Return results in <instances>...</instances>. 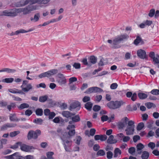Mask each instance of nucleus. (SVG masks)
<instances>
[{
  "mask_svg": "<svg viewBox=\"0 0 159 159\" xmlns=\"http://www.w3.org/2000/svg\"><path fill=\"white\" fill-rule=\"evenodd\" d=\"M138 56L141 59H147V57L146 55V53L145 51L140 49L137 51Z\"/></svg>",
  "mask_w": 159,
  "mask_h": 159,
  "instance_id": "obj_13",
  "label": "nucleus"
},
{
  "mask_svg": "<svg viewBox=\"0 0 159 159\" xmlns=\"http://www.w3.org/2000/svg\"><path fill=\"white\" fill-rule=\"evenodd\" d=\"M40 17V14L39 13H37L34 15V18H30V20L31 21L34 20V21H37Z\"/></svg>",
  "mask_w": 159,
  "mask_h": 159,
  "instance_id": "obj_22",
  "label": "nucleus"
},
{
  "mask_svg": "<svg viewBox=\"0 0 159 159\" xmlns=\"http://www.w3.org/2000/svg\"><path fill=\"white\" fill-rule=\"evenodd\" d=\"M58 70L57 69L50 70L46 72L43 73L39 75V77L41 78L43 77H49L52 75L57 74Z\"/></svg>",
  "mask_w": 159,
  "mask_h": 159,
  "instance_id": "obj_5",
  "label": "nucleus"
},
{
  "mask_svg": "<svg viewBox=\"0 0 159 159\" xmlns=\"http://www.w3.org/2000/svg\"><path fill=\"white\" fill-rule=\"evenodd\" d=\"M50 0H40V1H37L38 4L39 5L42 4H46L50 1Z\"/></svg>",
  "mask_w": 159,
  "mask_h": 159,
  "instance_id": "obj_36",
  "label": "nucleus"
},
{
  "mask_svg": "<svg viewBox=\"0 0 159 159\" xmlns=\"http://www.w3.org/2000/svg\"><path fill=\"white\" fill-rule=\"evenodd\" d=\"M2 13V14L0 16H15L17 15L16 8L5 10L3 11Z\"/></svg>",
  "mask_w": 159,
  "mask_h": 159,
  "instance_id": "obj_7",
  "label": "nucleus"
},
{
  "mask_svg": "<svg viewBox=\"0 0 159 159\" xmlns=\"http://www.w3.org/2000/svg\"><path fill=\"white\" fill-rule=\"evenodd\" d=\"M118 85L116 83H112L111 85L110 88L112 89H115L117 88Z\"/></svg>",
  "mask_w": 159,
  "mask_h": 159,
  "instance_id": "obj_48",
  "label": "nucleus"
},
{
  "mask_svg": "<svg viewBox=\"0 0 159 159\" xmlns=\"http://www.w3.org/2000/svg\"><path fill=\"white\" fill-rule=\"evenodd\" d=\"M124 103L122 101H111L108 103L107 105L110 109H115L119 108Z\"/></svg>",
  "mask_w": 159,
  "mask_h": 159,
  "instance_id": "obj_4",
  "label": "nucleus"
},
{
  "mask_svg": "<svg viewBox=\"0 0 159 159\" xmlns=\"http://www.w3.org/2000/svg\"><path fill=\"white\" fill-rule=\"evenodd\" d=\"M154 64H159V55L158 54H156V57L152 59ZM159 67V65H158Z\"/></svg>",
  "mask_w": 159,
  "mask_h": 159,
  "instance_id": "obj_29",
  "label": "nucleus"
},
{
  "mask_svg": "<svg viewBox=\"0 0 159 159\" xmlns=\"http://www.w3.org/2000/svg\"><path fill=\"white\" fill-rule=\"evenodd\" d=\"M102 92V89L101 88L97 87H93L88 89L84 92V93L87 94H90L93 93H101Z\"/></svg>",
  "mask_w": 159,
  "mask_h": 159,
  "instance_id": "obj_10",
  "label": "nucleus"
},
{
  "mask_svg": "<svg viewBox=\"0 0 159 159\" xmlns=\"http://www.w3.org/2000/svg\"><path fill=\"white\" fill-rule=\"evenodd\" d=\"M107 157L108 159H111L112 157L113 153L111 151H108L107 153Z\"/></svg>",
  "mask_w": 159,
  "mask_h": 159,
  "instance_id": "obj_50",
  "label": "nucleus"
},
{
  "mask_svg": "<svg viewBox=\"0 0 159 159\" xmlns=\"http://www.w3.org/2000/svg\"><path fill=\"white\" fill-rule=\"evenodd\" d=\"M16 154L17 152H16L11 155L6 156L4 158L7 159H15L16 155Z\"/></svg>",
  "mask_w": 159,
  "mask_h": 159,
  "instance_id": "obj_38",
  "label": "nucleus"
},
{
  "mask_svg": "<svg viewBox=\"0 0 159 159\" xmlns=\"http://www.w3.org/2000/svg\"><path fill=\"white\" fill-rule=\"evenodd\" d=\"M151 93L153 95H158L159 94V90L154 89L151 91Z\"/></svg>",
  "mask_w": 159,
  "mask_h": 159,
  "instance_id": "obj_43",
  "label": "nucleus"
},
{
  "mask_svg": "<svg viewBox=\"0 0 159 159\" xmlns=\"http://www.w3.org/2000/svg\"><path fill=\"white\" fill-rule=\"evenodd\" d=\"M16 106L15 104L12 103L10 105H8L7 106V108L9 111H10L12 108H14Z\"/></svg>",
  "mask_w": 159,
  "mask_h": 159,
  "instance_id": "obj_45",
  "label": "nucleus"
},
{
  "mask_svg": "<svg viewBox=\"0 0 159 159\" xmlns=\"http://www.w3.org/2000/svg\"><path fill=\"white\" fill-rule=\"evenodd\" d=\"M152 153L155 156H159V151L157 150H154L153 151Z\"/></svg>",
  "mask_w": 159,
  "mask_h": 159,
  "instance_id": "obj_64",
  "label": "nucleus"
},
{
  "mask_svg": "<svg viewBox=\"0 0 159 159\" xmlns=\"http://www.w3.org/2000/svg\"><path fill=\"white\" fill-rule=\"evenodd\" d=\"M19 145H20V142L17 143H16L13 146L11 147L10 148H11L13 149H15L18 148Z\"/></svg>",
  "mask_w": 159,
  "mask_h": 159,
  "instance_id": "obj_54",
  "label": "nucleus"
},
{
  "mask_svg": "<svg viewBox=\"0 0 159 159\" xmlns=\"http://www.w3.org/2000/svg\"><path fill=\"white\" fill-rule=\"evenodd\" d=\"M93 104L90 102H88L85 105V107L89 110H90L92 107Z\"/></svg>",
  "mask_w": 159,
  "mask_h": 159,
  "instance_id": "obj_28",
  "label": "nucleus"
},
{
  "mask_svg": "<svg viewBox=\"0 0 159 159\" xmlns=\"http://www.w3.org/2000/svg\"><path fill=\"white\" fill-rule=\"evenodd\" d=\"M39 8L38 5H31V4L25 7L19 8H16L17 14L22 12L24 15L30 14L32 11H35Z\"/></svg>",
  "mask_w": 159,
  "mask_h": 159,
  "instance_id": "obj_2",
  "label": "nucleus"
},
{
  "mask_svg": "<svg viewBox=\"0 0 159 159\" xmlns=\"http://www.w3.org/2000/svg\"><path fill=\"white\" fill-rule=\"evenodd\" d=\"M16 126V124H7L3 126L2 129H6L7 127H14Z\"/></svg>",
  "mask_w": 159,
  "mask_h": 159,
  "instance_id": "obj_34",
  "label": "nucleus"
},
{
  "mask_svg": "<svg viewBox=\"0 0 159 159\" xmlns=\"http://www.w3.org/2000/svg\"><path fill=\"white\" fill-rule=\"evenodd\" d=\"M90 100V98L89 97L86 96L84 97L83 99V101L84 102H89Z\"/></svg>",
  "mask_w": 159,
  "mask_h": 159,
  "instance_id": "obj_52",
  "label": "nucleus"
},
{
  "mask_svg": "<svg viewBox=\"0 0 159 159\" xmlns=\"http://www.w3.org/2000/svg\"><path fill=\"white\" fill-rule=\"evenodd\" d=\"M41 133V131L39 130H37L35 131L30 130L28 133V139H30L32 138L36 139L37 138L38 136Z\"/></svg>",
  "mask_w": 159,
  "mask_h": 159,
  "instance_id": "obj_8",
  "label": "nucleus"
},
{
  "mask_svg": "<svg viewBox=\"0 0 159 159\" xmlns=\"http://www.w3.org/2000/svg\"><path fill=\"white\" fill-rule=\"evenodd\" d=\"M144 148L143 145L141 143H139L136 146L137 151L138 154H140L142 153L141 150Z\"/></svg>",
  "mask_w": 159,
  "mask_h": 159,
  "instance_id": "obj_17",
  "label": "nucleus"
},
{
  "mask_svg": "<svg viewBox=\"0 0 159 159\" xmlns=\"http://www.w3.org/2000/svg\"><path fill=\"white\" fill-rule=\"evenodd\" d=\"M73 66L75 69H80V64L79 63H75L73 64Z\"/></svg>",
  "mask_w": 159,
  "mask_h": 159,
  "instance_id": "obj_55",
  "label": "nucleus"
},
{
  "mask_svg": "<svg viewBox=\"0 0 159 159\" xmlns=\"http://www.w3.org/2000/svg\"><path fill=\"white\" fill-rule=\"evenodd\" d=\"M72 120L74 122H76L80 121V119L79 116L76 115L73 117H72Z\"/></svg>",
  "mask_w": 159,
  "mask_h": 159,
  "instance_id": "obj_37",
  "label": "nucleus"
},
{
  "mask_svg": "<svg viewBox=\"0 0 159 159\" xmlns=\"http://www.w3.org/2000/svg\"><path fill=\"white\" fill-rule=\"evenodd\" d=\"M129 37V35L127 34H123L118 36L114 38L113 40V45L115 48L120 47L118 44L121 41L124 39H127Z\"/></svg>",
  "mask_w": 159,
  "mask_h": 159,
  "instance_id": "obj_3",
  "label": "nucleus"
},
{
  "mask_svg": "<svg viewBox=\"0 0 159 159\" xmlns=\"http://www.w3.org/2000/svg\"><path fill=\"white\" fill-rule=\"evenodd\" d=\"M36 114L38 116H41L43 114V111L40 108L37 109L35 111Z\"/></svg>",
  "mask_w": 159,
  "mask_h": 159,
  "instance_id": "obj_31",
  "label": "nucleus"
},
{
  "mask_svg": "<svg viewBox=\"0 0 159 159\" xmlns=\"http://www.w3.org/2000/svg\"><path fill=\"white\" fill-rule=\"evenodd\" d=\"M75 127L74 125H69L67 127V129L69 130L68 134L70 136H72L75 135V131L74 129Z\"/></svg>",
  "mask_w": 159,
  "mask_h": 159,
  "instance_id": "obj_12",
  "label": "nucleus"
},
{
  "mask_svg": "<svg viewBox=\"0 0 159 159\" xmlns=\"http://www.w3.org/2000/svg\"><path fill=\"white\" fill-rule=\"evenodd\" d=\"M28 81L24 80L21 86L22 90L25 92H28L30 90L32 89V87L30 84H28Z\"/></svg>",
  "mask_w": 159,
  "mask_h": 159,
  "instance_id": "obj_9",
  "label": "nucleus"
},
{
  "mask_svg": "<svg viewBox=\"0 0 159 159\" xmlns=\"http://www.w3.org/2000/svg\"><path fill=\"white\" fill-rule=\"evenodd\" d=\"M101 120L102 121H104L107 120H108V117L107 116L103 115L102 116L101 118Z\"/></svg>",
  "mask_w": 159,
  "mask_h": 159,
  "instance_id": "obj_62",
  "label": "nucleus"
},
{
  "mask_svg": "<svg viewBox=\"0 0 159 159\" xmlns=\"http://www.w3.org/2000/svg\"><path fill=\"white\" fill-rule=\"evenodd\" d=\"M32 113V111L30 110H27L25 112V114L28 116H30Z\"/></svg>",
  "mask_w": 159,
  "mask_h": 159,
  "instance_id": "obj_58",
  "label": "nucleus"
},
{
  "mask_svg": "<svg viewBox=\"0 0 159 159\" xmlns=\"http://www.w3.org/2000/svg\"><path fill=\"white\" fill-rule=\"evenodd\" d=\"M135 150L136 149L135 148L132 147L129 149L128 152L130 154H132V155H133L134 154L135 152Z\"/></svg>",
  "mask_w": 159,
  "mask_h": 159,
  "instance_id": "obj_40",
  "label": "nucleus"
},
{
  "mask_svg": "<svg viewBox=\"0 0 159 159\" xmlns=\"http://www.w3.org/2000/svg\"><path fill=\"white\" fill-rule=\"evenodd\" d=\"M100 107L97 105H95L93 107V110L95 111H98L100 110Z\"/></svg>",
  "mask_w": 159,
  "mask_h": 159,
  "instance_id": "obj_49",
  "label": "nucleus"
},
{
  "mask_svg": "<svg viewBox=\"0 0 159 159\" xmlns=\"http://www.w3.org/2000/svg\"><path fill=\"white\" fill-rule=\"evenodd\" d=\"M146 106L147 107L148 109L151 108L152 107H156L155 105L154 104L150 102L147 103L146 104Z\"/></svg>",
  "mask_w": 159,
  "mask_h": 159,
  "instance_id": "obj_42",
  "label": "nucleus"
},
{
  "mask_svg": "<svg viewBox=\"0 0 159 159\" xmlns=\"http://www.w3.org/2000/svg\"><path fill=\"white\" fill-rule=\"evenodd\" d=\"M77 80V78L75 77H72L70 78L69 79V82L70 84H71L74 82H75Z\"/></svg>",
  "mask_w": 159,
  "mask_h": 159,
  "instance_id": "obj_53",
  "label": "nucleus"
},
{
  "mask_svg": "<svg viewBox=\"0 0 159 159\" xmlns=\"http://www.w3.org/2000/svg\"><path fill=\"white\" fill-rule=\"evenodd\" d=\"M8 91L12 93H20L21 94H24V93L21 90H19L17 89H15V90H14L12 89H9L8 90Z\"/></svg>",
  "mask_w": 159,
  "mask_h": 159,
  "instance_id": "obj_20",
  "label": "nucleus"
},
{
  "mask_svg": "<svg viewBox=\"0 0 159 159\" xmlns=\"http://www.w3.org/2000/svg\"><path fill=\"white\" fill-rule=\"evenodd\" d=\"M142 40V39L139 36H138L137 37L136 39L134 40V43L135 45H137Z\"/></svg>",
  "mask_w": 159,
  "mask_h": 159,
  "instance_id": "obj_32",
  "label": "nucleus"
},
{
  "mask_svg": "<svg viewBox=\"0 0 159 159\" xmlns=\"http://www.w3.org/2000/svg\"><path fill=\"white\" fill-rule=\"evenodd\" d=\"M80 104L78 101H75L73 102L70 106V108L69 110H71V109H75L78 107H80Z\"/></svg>",
  "mask_w": 159,
  "mask_h": 159,
  "instance_id": "obj_18",
  "label": "nucleus"
},
{
  "mask_svg": "<svg viewBox=\"0 0 159 159\" xmlns=\"http://www.w3.org/2000/svg\"><path fill=\"white\" fill-rule=\"evenodd\" d=\"M43 121V120L41 119L38 118L34 120V122L36 124H41Z\"/></svg>",
  "mask_w": 159,
  "mask_h": 159,
  "instance_id": "obj_51",
  "label": "nucleus"
},
{
  "mask_svg": "<svg viewBox=\"0 0 159 159\" xmlns=\"http://www.w3.org/2000/svg\"><path fill=\"white\" fill-rule=\"evenodd\" d=\"M53 154V152H47V156L48 158V159H54V158L52 157V156Z\"/></svg>",
  "mask_w": 159,
  "mask_h": 159,
  "instance_id": "obj_41",
  "label": "nucleus"
},
{
  "mask_svg": "<svg viewBox=\"0 0 159 159\" xmlns=\"http://www.w3.org/2000/svg\"><path fill=\"white\" fill-rule=\"evenodd\" d=\"M96 130L94 129H91L90 131V135L92 136H93L95 133Z\"/></svg>",
  "mask_w": 159,
  "mask_h": 159,
  "instance_id": "obj_60",
  "label": "nucleus"
},
{
  "mask_svg": "<svg viewBox=\"0 0 159 159\" xmlns=\"http://www.w3.org/2000/svg\"><path fill=\"white\" fill-rule=\"evenodd\" d=\"M48 98V96L47 95H44L40 97L39 98V101L41 102H45Z\"/></svg>",
  "mask_w": 159,
  "mask_h": 159,
  "instance_id": "obj_26",
  "label": "nucleus"
},
{
  "mask_svg": "<svg viewBox=\"0 0 159 159\" xmlns=\"http://www.w3.org/2000/svg\"><path fill=\"white\" fill-rule=\"evenodd\" d=\"M29 105L28 104L26 103H23L21 104L18 107V108L20 109H23L24 108H27L29 107Z\"/></svg>",
  "mask_w": 159,
  "mask_h": 159,
  "instance_id": "obj_27",
  "label": "nucleus"
},
{
  "mask_svg": "<svg viewBox=\"0 0 159 159\" xmlns=\"http://www.w3.org/2000/svg\"><path fill=\"white\" fill-rule=\"evenodd\" d=\"M30 2L29 0H21L16 3V5L17 7H23L28 5Z\"/></svg>",
  "mask_w": 159,
  "mask_h": 159,
  "instance_id": "obj_14",
  "label": "nucleus"
},
{
  "mask_svg": "<svg viewBox=\"0 0 159 159\" xmlns=\"http://www.w3.org/2000/svg\"><path fill=\"white\" fill-rule=\"evenodd\" d=\"M20 133L19 131H15L13 132H11L10 134V135L11 137H14L18 134Z\"/></svg>",
  "mask_w": 159,
  "mask_h": 159,
  "instance_id": "obj_47",
  "label": "nucleus"
},
{
  "mask_svg": "<svg viewBox=\"0 0 159 159\" xmlns=\"http://www.w3.org/2000/svg\"><path fill=\"white\" fill-rule=\"evenodd\" d=\"M66 133L65 134H63V136L61 137V139L63 142L64 147L66 151L67 152H70L71 151V149L70 147L71 145V144H68V146H67V143H68L67 139L68 138V136L66 137Z\"/></svg>",
  "mask_w": 159,
  "mask_h": 159,
  "instance_id": "obj_6",
  "label": "nucleus"
},
{
  "mask_svg": "<svg viewBox=\"0 0 159 159\" xmlns=\"http://www.w3.org/2000/svg\"><path fill=\"white\" fill-rule=\"evenodd\" d=\"M148 146L152 150H153L155 147V144L153 142H150L148 144Z\"/></svg>",
  "mask_w": 159,
  "mask_h": 159,
  "instance_id": "obj_46",
  "label": "nucleus"
},
{
  "mask_svg": "<svg viewBox=\"0 0 159 159\" xmlns=\"http://www.w3.org/2000/svg\"><path fill=\"white\" fill-rule=\"evenodd\" d=\"M117 140L114 139V136L112 135H110L107 140L108 143L110 144H113L116 143L117 142Z\"/></svg>",
  "mask_w": 159,
  "mask_h": 159,
  "instance_id": "obj_19",
  "label": "nucleus"
},
{
  "mask_svg": "<svg viewBox=\"0 0 159 159\" xmlns=\"http://www.w3.org/2000/svg\"><path fill=\"white\" fill-rule=\"evenodd\" d=\"M138 96L139 98L141 99H145L148 97V95L147 94L143 93H139L138 94Z\"/></svg>",
  "mask_w": 159,
  "mask_h": 159,
  "instance_id": "obj_25",
  "label": "nucleus"
},
{
  "mask_svg": "<svg viewBox=\"0 0 159 159\" xmlns=\"http://www.w3.org/2000/svg\"><path fill=\"white\" fill-rule=\"evenodd\" d=\"M81 140V138L80 136H78L76 138V141L75 142L76 143L79 145L80 144V141Z\"/></svg>",
  "mask_w": 159,
  "mask_h": 159,
  "instance_id": "obj_56",
  "label": "nucleus"
},
{
  "mask_svg": "<svg viewBox=\"0 0 159 159\" xmlns=\"http://www.w3.org/2000/svg\"><path fill=\"white\" fill-rule=\"evenodd\" d=\"M24 159H34V158L33 156L28 155L24 157Z\"/></svg>",
  "mask_w": 159,
  "mask_h": 159,
  "instance_id": "obj_63",
  "label": "nucleus"
},
{
  "mask_svg": "<svg viewBox=\"0 0 159 159\" xmlns=\"http://www.w3.org/2000/svg\"><path fill=\"white\" fill-rule=\"evenodd\" d=\"M62 114L64 117L66 118H69L75 115L68 111H63L62 112Z\"/></svg>",
  "mask_w": 159,
  "mask_h": 159,
  "instance_id": "obj_16",
  "label": "nucleus"
},
{
  "mask_svg": "<svg viewBox=\"0 0 159 159\" xmlns=\"http://www.w3.org/2000/svg\"><path fill=\"white\" fill-rule=\"evenodd\" d=\"M58 78L57 81L60 84H63L66 83V80L63 75L61 73H59L57 75Z\"/></svg>",
  "mask_w": 159,
  "mask_h": 159,
  "instance_id": "obj_11",
  "label": "nucleus"
},
{
  "mask_svg": "<svg viewBox=\"0 0 159 159\" xmlns=\"http://www.w3.org/2000/svg\"><path fill=\"white\" fill-rule=\"evenodd\" d=\"M14 80V79L13 78H5L2 80L3 82L7 83H10L12 82Z\"/></svg>",
  "mask_w": 159,
  "mask_h": 159,
  "instance_id": "obj_35",
  "label": "nucleus"
},
{
  "mask_svg": "<svg viewBox=\"0 0 159 159\" xmlns=\"http://www.w3.org/2000/svg\"><path fill=\"white\" fill-rule=\"evenodd\" d=\"M140 137L139 135H135L133 137V140L134 142H136L138 140H139Z\"/></svg>",
  "mask_w": 159,
  "mask_h": 159,
  "instance_id": "obj_57",
  "label": "nucleus"
},
{
  "mask_svg": "<svg viewBox=\"0 0 159 159\" xmlns=\"http://www.w3.org/2000/svg\"><path fill=\"white\" fill-rule=\"evenodd\" d=\"M121 151L119 148H116L114 151V157H116L121 154Z\"/></svg>",
  "mask_w": 159,
  "mask_h": 159,
  "instance_id": "obj_23",
  "label": "nucleus"
},
{
  "mask_svg": "<svg viewBox=\"0 0 159 159\" xmlns=\"http://www.w3.org/2000/svg\"><path fill=\"white\" fill-rule=\"evenodd\" d=\"M89 60L90 62L93 64L97 62V58L93 56H90Z\"/></svg>",
  "mask_w": 159,
  "mask_h": 159,
  "instance_id": "obj_30",
  "label": "nucleus"
},
{
  "mask_svg": "<svg viewBox=\"0 0 159 159\" xmlns=\"http://www.w3.org/2000/svg\"><path fill=\"white\" fill-rule=\"evenodd\" d=\"M149 154L146 151H144L142 152L141 155V158L142 159H148L149 157Z\"/></svg>",
  "mask_w": 159,
  "mask_h": 159,
  "instance_id": "obj_21",
  "label": "nucleus"
},
{
  "mask_svg": "<svg viewBox=\"0 0 159 159\" xmlns=\"http://www.w3.org/2000/svg\"><path fill=\"white\" fill-rule=\"evenodd\" d=\"M155 14V10L154 9H151L148 14V16L150 17H152Z\"/></svg>",
  "mask_w": 159,
  "mask_h": 159,
  "instance_id": "obj_33",
  "label": "nucleus"
},
{
  "mask_svg": "<svg viewBox=\"0 0 159 159\" xmlns=\"http://www.w3.org/2000/svg\"><path fill=\"white\" fill-rule=\"evenodd\" d=\"M33 148V147L31 146H29L25 144L22 145L20 144V149L23 151L26 152H30L31 150Z\"/></svg>",
  "mask_w": 159,
  "mask_h": 159,
  "instance_id": "obj_15",
  "label": "nucleus"
},
{
  "mask_svg": "<svg viewBox=\"0 0 159 159\" xmlns=\"http://www.w3.org/2000/svg\"><path fill=\"white\" fill-rule=\"evenodd\" d=\"M105 152L104 151L102 150H100L98 151L97 153V155L98 156H103L105 155Z\"/></svg>",
  "mask_w": 159,
  "mask_h": 159,
  "instance_id": "obj_44",
  "label": "nucleus"
},
{
  "mask_svg": "<svg viewBox=\"0 0 159 159\" xmlns=\"http://www.w3.org/2000/svg\"><path fill=\"white\" fill-rule=\"evenodd\" d=\"M56 114L53 112H51L48 115V117L49 119H52L55 116Z\"/></svg>",
  "mask_w": 159,
  "mask_h": 159,
  "instance_id": "obj_59",
  "label": "nucleus"
},
{
  "mask_svg": "<svg viewBox=\"0 0 159 159\" xmlns=\"http://www.w3.org/2000/svg\"><path fill=\"white\" fill-rule=\"evenodd\" d=\"M107 136L105 135H101L100 140L101 141H104L107 139Z\"/></svg>",
  "mask_w": 159,
  "mask_h": 159,
  "instance_id": "obj_61",
  "label": "nucleus"
},
{
  "mask_svg": "<svg viewBox=\"0 0 159 159\" xmlns=\"http://www.w3.org/2000/svg\"><path fill=\"white\" fill-rule=\"evenodd\" d=\"M10 119L12 121H17L19 120L16 116V115L15 114L10 115Z\"/></svg>",
  "mask_w": 159,
  "mask_h": 159,
  "instance_id": "obj_24",
  "label": "nucleus"
},
{
  "mask_svg": "<svg viewBox=\"0 0 159 159\" xmlns=\"http://www.w3.org/2000/svg\"><path fill=\"white\" fill-rule=\"evenodd\" d=\"M134 122L129 120L127 117H125L119 122L118 126L119 129H122L126 127L125 131L127 135L133 134L134 130Z\"/></svg>",
  "mask_w": 159,
  "mask_h": 159,
  "instance_id": "obj_1",
  "label": "nucleus"
},
{
  "mask_svg": "<svg viewBox=\"0 0 159 159\" xmlns=\"http://www.w3.org/2000/svg\"><path fill=\"white\" fill-rule=\"evenodd\" d=\"M144 127V124L143 123L141 122L139 123L137 127V129L138 130H141Z\"/></svg>",
  "mask_w": 159,
  "mask_h": 159,
  "instance_id": "obj_39",
  "label": "nucleus"
}]
</instances>
